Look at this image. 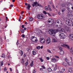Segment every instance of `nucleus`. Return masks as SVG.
Returning a JSON list of instances; mask_svg holds the SVG:
<instances>
[{"label":"nucleus","instance_id":"obj_1","mask_svg":"<svg viewBox=\"0 0 73 73\" xmlns=\"http://www.w3.org/2000/svg\"><path fill=\"white\" fill-rule=\"evenodd\" d=\"M59 32V30L58 29H56L54 30L53 29H52L49 31V34L51 36H54V34H56V33L57 32Z\"/></svg>","mask_w":73,"mask_h":73},{"label":"nucleus","instance_id":"obj_2","mask_svg":"<svg viewBox=\"0 0 73 73\" xmlns=\"http://www.w3.org/2000/svg\"><path fill=\"white\" fill-rule=\"evenodd\" d=\"M58 34L60 38L61 39H65V35L64 34L61 32H59Z\"/></svg>","mask_w":73,"mask_h":73},{"label":"nucleus","instance_id":"obj_3","mask_svg":"<svg viewBox=\"0 0 73 73\" xmlns=\"http://www.w3.org/2000/svg\"><path fill=\"white\" fill-rule=\"evenodd\" d=\"M66 23L68 25L70 26L72 24V21L71 20L69 19H67L66 21Z\"/></svg>","mask_w":73,"mask_h":73},{"label":"nucleus","instance_id":"obj_4","mask_svg":"<svg viewBox=\"0 0 73 73\" xmlns=\"http://www.w3.org/2000/svg\"><path fill=\"white\" fill-rule=\"evenodd\" d=\"M65 31L66 32H70L71 29L69 27L66 26L65 27Z\"/></svg>","mask_w":73,"mask_h":73},{"label":"nucleus","instance_id":"obj_5","mask_svg":"<svg viewBox=\"0 0 73 73\" xmlns=\"http://www.w3.org/2000/svg\"><path fill=\"white\" fill-rule=\"evenodd\" d=\"M37 17L38 19L41 20L44 18V15L42 14H39L37 15Z\"/></svg>","mask_w":73,"mask_h":73},{"label":"nucleus","instance_id":"obj_6","mask_svg":"<svg viewBox=\"0 0 73 73\" xmlns=\"http://www.w3.org/2000/svg\"><path fill=\"white\" fill-rule=\"evenodd\" d=\"M32 40L33 42H35L37 41V38L35 37L34 36H32L31 37Z\"/></svg>","mask_w":73,"mask_h":73},{"label":"nucleus","instance_id":"obj_7","mask_svg":"<svg viewBox=\"0 0 73 73\" xmlns=\"http://www.w3.org/2000/svg\"><path fill=\"white\" fill-rule=\"evenodd\" d=\"M58 23V24H60L61 26H62V22L61 20H58L57 21H56V23Z\"/></svg>","mask_w":73,"mask_h":73},{"label":"nucleus","instance_id":"obj_8","mask_svg":"<svg viewBox=\"0 0 73 73\" xmlns=\"http://www.w3.org/2000/svg\"><path fill=\"white\" fill-rule=\"evenodd\" d=\"M40 42L42 43V44H44L45 42V39L43 38H40Z\"/></svg>","mask_w":73,"mask_h":73},{"label":"nucleus","instance_id":"obj_9","mask_svg":"<svg viewBox=\"0 0 73 73\" xmlns=\"http://www.w3.org/2000/svg\"><path fill=\"white\" fill-rule=\"evenodd\" d=\"M62 6L63 8H64L62 10V12H64V11H65V10H66V9H65V8H66V7L64 5H62Z\"/></svg>","mask_w":73,"mask_h":73},{"label":"nucleus","instance_id":"obj_10","mask_svg":"<svg viewBox=\"0 0 73 73\" xmlns=\"http://www.w3.org/2000/svg\"><path fill=\"white\" fill-rule=\"evenodd\" d=\"M50 42V38H47L46 41V43L47 44H49V43Z\"/></svg>","mask_w":73,"mask_h":73},{"label":"nucleus","instance_id":"obj_11","mask_svg":"<svg viewBox=\"0 0 73 73\" xmlns=\"http://www.w3.org/2000/svg\"><path fill=\"white\" fill-rule=\"evenodd\" d=\"M58 30L59 31V32H65V30L62 28H60Z\"/></svg>","mask_w":73,"mask_h":73},{"label":"nucleus","instance_id":"obj_12","mask_svg":"<svg viewBox=\"0 0 73 73\" xmlns=\"http://www.w3.org/2000/svg\"><path fill=\"white\" fill-rule=\"evenodd\" d=\"M51 61H52V62H56V59L55 58H53L51 59Z\"/></svg>","mask_w":73,"mask_h":73},{"label":"nucleus","instance_id":"obj_13","mask_svg":"<svg viewBox=\"0 0 73 73\" xmlns=\"http://www.w3.org/2000/svg\"><path fill=\"white\" fill-rule=\"evenodd\" d=\"M69 37L71 40H73V34H70Z\"/></svg>","mask_w":73,"mask_h":73},{"label":"nucleus","instance_id":"obj_14","mask_svg":"<svg viewBox=\"0 0 73 73\" xmlns=\"http://www.w3.org/2000/svg\"><path fill=\"white\" fill-rule=\"evenodd\" d=\"M59 53L60 55H63L64 54V52L63 50H61L59 52Z\"/></svg>","mask_w":73,"mask_h":73},{"label":"nucleus","instance_id":"obj_15","mask_svg":"<svg viewBox=\"0 0 73 73\" xmlns=\"http://www.w3.org/2000/svg\"><path fill=\"white\" fill-rule=\"evenodd\" d=\"M67 64L69 66L73 65V62H68L67 63Z\"/></svg>","mask_w":73,"mask_h":73},{"label":"nucleus","instance_id":"obj_16","mask_svg":"<svg viewBox=\"0 0 73 73\" xmlns=\"http://www.w3.org/2000/svg\"><path fill=\"white\" fill-rule=\"evenodd\" d=\"M72 15L69 13H68L67 15V16L68 17H72Z\"/></svg>","mask_w":73,"mask_h":73},{"label":"nucleus","instance_id":"obj_17","mask_svg":"<svg viewBox=\"0 0 73 73\" xmlns=\"http://www.w3.org/2000/svg\"><path fill=\"white\" fill-rule=\"evenodd\" d=\"M64 60L67 63L69 61V59H68L67 58H65Z\"/></svg>","mask_w":73,"mask_h":73},{"label":"nucleus","instance_id":"obj_18","mask_svg":"<svg viewBox=\"0 0 73 73\" xmlns=\"http://www.w3.org/2000/svg\"><path fill=\"white\" fill-rule=\"evenodd\" d=\"M38 3L37 2H35L33 4V7H35V5H37Z\"/></svg>","mask_w":73,"mask_h":73},{"label":"nucleus","instance_id":"obj_19","mask_svg":"<svg viewBox=\"0 0 73 73\" xmlns=\"http://www.w3.org/2000/svg\"><path fill=\"white\" fill-rule=\"evenodd\" d=\"M72 68H69L68 69V70L69 72H70V73H72Z\"/></svg>","mask_w":73,"mask_h":73},{"label":"nucleus","instance_id":"obj_20","mask_svg":"<svg viewBox=\"0 0 73 73\" xmlns=\"http://www.w3.org/2000/svg\"><path fill=\"white\" fill-rule=\"evenodd\" d=\"M19 53L20 54H21V56H23V52L22 50H20L19 51Z\"/></svg>","mask_w":73,"mask_h":73},{"label":"nucleus","instance_id":"obj_21","mask_svg":"<svg viewBox=\"0 0 73 73\" xmlns=\"http://www.w3.org/2000/svg\"><path fill=\"white\" fill-rule=\"evenodd\" d=\"M31 6H30V4H28L27 7V8L28 9H30V8H31Z\"/></svg>","mask_w":73,"mask_h":73},{"label":"nucleus","instance_id":"obj_22","mask_svg":"<svg viewBox=\"0 0 73 73\" xmlns=\"http://www.w3.org/2000/svg\"><path fill=\"white\" fill-rule=\"evenodd\" d=\"M21 62L22 63V64H24V62H25V61L24 60V59L23 58L21 59Z\"/></svg>","mask_w":73,"mask_h":73},{"label":"nucleus","instance_id":"obj_23","mask_svg":"<svg viewBox=\"0 0 73 73\" xmlns=\"http://www.w3.org/2000/svg\"><path fill=\"white\" fill-rule=\"evenodd\" d=\"M63 65L64 66L66 67L67 66V64H66L65 62H63L62 63Z\"/></svg>","mask_w":73,"mask_h":73},{"label":"nucleus","instance_id":"obj_24","mask_svg":"<svg viewBox=\"0 0 73 73\" xmlns=\"http://www.w3.org/2000/svg\"><path fill=\"white\" fill-rule=\"evenodd\" d=\"M52 42H57V40L55 39H54L52 40Z\"/></svg>","mask_w":73,"mask_h":73},{"label":"nucleus","instance_id":"obj_25","mask_svg":"<svg viewBox=\"0 0 73 73\" xmlns=\"http://www.w3.org/2000/svg\"><path fill=\"white\" fill-rule=\"evenodd\" d=\"M21 33H24V30L23 29H22L21 30Z\"/></svg>","mask_w":73,"mask_h":73},{"label":"nucleus","instance_id":"obj_26","mask_svg":"<svg viewBox=\"0 0 73 73\" xmlns=\"http://www.w3.org/2000/svg\"><path fill=\"white\" fill-rule=\"evenodd\" d=\"M29 21H33V18L30 17L29 19Z\"/></svg>","mask_w":73,"mask_h":73},{"label":"nucleus","instance_id":"obj_27","mask_svg":"<svg viewBox=\"0 0 73 73\" xmlns=\"http://www.w3.org/2000/svg\"><path fill=\"white\" fill-rule=\"evenodd\" d=\"M66 48H67L69 50L70 49V47H69V46L67 44L66 45Z\"/></svg>","mask_w":73,"mask_h":73},{"label":"nucleus","instance_id":"obj_28","mask_svg":"<svg viewBox=\"0 0 73 73\" xmlns=\"http://www.w3.org/2000/svg\"><path fill=\"white\" fill-rule=\"evenodd\" d=\"M52 19L51 18H50L48 20V23H50Z\"/></svg>","mask_w":73,"mask_h":73},{"label":"nucleus","instance_id":"obj_29","mask_svg":"<svg viewBox=\"0 0 73 73\" xmlns=\"http://www.w3.org/2000/svg\"><path fill=\"white\" fill-rule=\"evenodd\" d=\"M33 61H32L31 62V64H30V66H33Z\"/></svg>","mask_w":73,"mask_h":73},{"label":"nucleus","instance_id":"obj_30","mask_svg":"<svg viewBox=\"0 0 73 73\" xmlns=\"http://www.w3.org/2000/svg\"><path fill=\"white\" fill-rule=\"evenodd\" d=\"M33 55H35L36 54V52L35 51H33Z\"/></svg>","mask_w":73,"mask_h":73},{"label":"nucleus","instance_id":"obj_31","mask_svg":"<svg viewBox=\"0 0 73 73\" xmlns=\"http://www.w3.org/2000/svg\"><path fill=\"white\" fill-rule=\"evenodd\" d=\"M48 72H51L52 71V69L49 68L48 69Z\"/></svg>","mask_w":73,"mask_h":73},{"label":"nucleus","instance_id":"obj_32","mask_svg":"<svg viewBox=\"0 0 73 73\" xmlns=\"http://www.w3.org/2000/svg\"><path fill=\"white\" fill-rule=\"evenodd\" d=\"M66 44H63L61 45V46L62 47H64L65 48H66Z\"/></svg>","mask_w":73,"mask_h":73},{"label":"nucleus","instance_id":"obj_33","mask_svg":"<svg viewBox=\"0 0 73 73\" xmlns=\"http://www.w3.org/2000/svg\"><path fill=\"white\" fill-rule=\"evenodd\" d=\"M47 52H49V53H52V52H51V51L50 50L48 49L47 50Z\"/></svg>","mask_w":73,"mask_h":73},{"label":"nucleus","instance_id":"obj_34","mask_svg":"<svg viewBox=\"0 0 73 73\" xmlns=\"http://www.w3.org/2000/svg\"><path fill=\"white\" fill-rule=\"evenodd\" d=\"M1 57H3V58H5V55L4 54H2V56H1Z\"/></svg>","mask_w":73,"mask_h":73},{"label":"nucleus","instance_id":"obj_35","mask_svg":"<svg viewBox=\"0 0 73 73\" xmlns=\"http://www.w3.org/2000/svg\"><path fill=\"white\" fill-rule=\"evenodd\" d=\"M36 48L37 49H40V46H38L36 47Z\"/></svg>","mask_w":73,"mask_h":73},{"label":"nucleus","instance_id":"obj_36","mask_svg":"<svg viewBox=\"0 0 73 73\" xmlns=\"http://www.w3.org/2000/svg\"><path fill=\"white\" fill-rule=\"evenodd\" d=\"M39 60H40L41 62H43V60L42 59V58H39Z\"/></svg>","mask_w":73,"mask_h":73},{"label":"nucleus","instance_id":"obj_37","mask_svg":"<svg viewBox=\"0 0 73 73\" xmlns=\"http://www.w3.org/2000/svg\"><path fill=\"white\" fill-rule=\"evenodd\" d=\"M43 13H44V14H45V15H46V14H47L46 12L45 11H43Z\"/></svg>","mask_w":73,"mask_h":73},{"label":"nucleus","instance_id":"obj_38","mask_svg":"<svg viewBox=\"0 0 73 73\" xmlns=\"http://www.w3.org/2000/svg\"><path fill=\"white\" fill-rule=\"evenodd\" d=\"M13 7V5H11L10 6V8H10V9H11V8H12V7Z\"/></svg>","mask_w":73,"mask_h":73},{"label":"nucleus","instance_id":"obj_39","mask_svg":"<svg viewBox=\"0 0 73 73\" xmlns=\"http://www.w3.org/2000/svg\"><path fill=\"white\" fill-rule=\"evenodd\" d=\"M58 48L60 50H62V48L61 46H59Z\"/></svg>","mask_w":73,"mask_h":73},{"label":"nucleus","instance_id":"obj_40","mask_svg":"<svg viewBox=\"0 0 73 73\" xmlns=\"http://www.w3.org/2000/svg\"><path fill=\"white\" fill-rule=\"evenodd\" d=\"M27 65H28V61H27L25 63V66H27Z\"/></svg>","mask_w":73,"mask_h":73},{"label":"nucleus","instance_id":"obj_41","mask_svg":"<svg viewBox=\"0 0 73 73\" xmlns=\"http://www.w3.org/2000/svg\"><path fill=\"white\" fill-rule=\"evenodd\" d=\"M70 52H73V50H72V47L70 49Z\"/></svg>","mask_w":73,"mask_h":73},{"label":"nucleus","instance_id":"obj_42","mask_svg":"<svg viewBox=\"0 0 73 73\" xmlns=\"http://www.w3.org/2000/svg\"><path fill=\"white\" fill-rule=\"evenodd\" d=\"M62 72H64L65 71V69L64 68H62Z\"/></svg>","mask_w":73,"mask_h":73},{"label":"nucleus","instance_id":"obj_43","mask_svg":"<svg viewBox=\"0 0 73 73\" xmlns=\"http://www.w3.org/2000/svg\"><path fill=\"white\" fill-rule=\"evenodd\" d=\"M45 9H46V11H48V9L47 7H45Z\"/></svg>","mask_w":73,"mask_h":73},{"label":"nucleus","instance_id":"obj_44","mask_svg":"<svg viewBox=\"0 0 73 73\" xmlns=\"http://www.w3.org/2000/svg\"><path fill=\"white\" fill-rule=\"evenodd\" d=\"M71 6H72L71 7V8L72 9H73V4H71Z\"/></svg>","mask_w":73,"mask_h":73},{"label":"nucleus","instance_id":"obj_45","mask_svg":"<svg viewBox=\"0 0 73 73\" xmlns=\"http://www.w3.org/2000/svg\"><path fill=\"white\" fill-rule=\"evenodd\" d=\"M22 37H23V38L25 37V35L23 34L22 35Z\"/></svg>","mask_w":73,"mask_h":73},{"label":"nucleus","instance_id":"obj_46","mask_svg":"<svg viewBox=\"0 0 73 73\" xmlns=\"http://www.w3.org/2000/svg\"><path fill=\"white\" fill-rule=\"evenodd\" d=\"M55 57H56V58H59V57L58 56H54Z\"/></svg>","mask_w":73,"mask_h":73},{"label":"nucleus","instance_id":"obj_47","mask_svg":"<svg viewBox=\"0 0 73 73\" xmlns=\"http://www.w3.org/2000/svg\"><path fill=\"white\" fill-rule=\"evenodd\" d=\"M58 73H62V72L61 71H59L58 72Z\"/></svg>","mask_w":73,"mask_h":73},{"label":"nucleus","instance_id":"obj_48","mask_svg":"<svg viewBox=\"0 0 73 73\" xmlns=\"http://www.w3.org/2000/svg\"><path fill=\"white\" fill-rule=\"evenodd\" d=\"M36 73V70H34L33 72V73Z\"/></svg>","mask_w":73,"mask_h":73},{"label":"nucleus","instance_id":"obj_49","mask_svg":"<svg viewBox=\"0 0 73 73\" xmlns=\"http://www.w3.org/2000/svg\"><path fill=\"white\" fill-rule=\"evenodd\" d=\"M1 65L2 66H3V61L1 62Z\"/></svg>","mask_w":73,"mask_h":73},{"label":"nucleus","instance_id":"obj_50","mask_svg":"<svg viewBox=\"0 0 73 73\" xmlns=\"http://www.w3.org/2000/svg\"><path fill=\"white\" fill-rule=\"evenodd\" d=\"M39 33H41V30L38 29Z\"/></svg>","mask_w":73,"mask_h":73},{"label":"nucleus","instance_id":"obj_51","mask_svg":"<svg viewBox=\"0 0 73 73\" xmlns=\"http://www.w3.org/2000/svg\"><path fill=\"white\" fill-rule=\"evenodd\" d=\"M25 27V26H24V25H22V28H24Z\"/></svg>","mask_w":73,"mask_h":73},{"label":"nucleus","instance_id":"obj_52","mask_svg":"<svg viewBox=\"0 0 73 73\" xmlns=\"http://www.w3.org/2000/svg\"><path fill=\"white\" fill-rule=\"evenodd\" d=\"M46 58L47 60H49V57H47Z\"/></svg>","mask_w":73,"mask_h":73},{"label":"nucleus","instance_id":"obj_53","mask_svg":"<svg viewBox=\"0 0 73 73\" xmlns=\"http://www.w3.org/2000/svg\"><path fill=\"white\" fill-rule=\"evenodd\" d=\"M67 9H68V10H70V8L69 7H67Z\"/></svg>","mask_w":73,"mask_h":73},{"label":"nucleus","instance_id":"obj_54","mask_svg":"<svg viewBox=\"0 0 73 73\" xmlns=\"http://www.w3.org/2000/svg\"><path fill=\"white\" fill-rule=\"evenodd\" d=\"M4 70L5 71H6V70H7V68H6V67H5L4 68Z\"/></svg>","mask_w":73,"mask_h":73},{"label":"nucleus","instance_id":"obj_55","mask_svg":"<svg viewBox=\"0 0 73 73\" xmlns=\"http://www.w3.org/2000/svg\"><path fill=\"white\" fill-rule=\"evenodd\" d=\"M16 44L17 45H18L19 44V40H18Z\"/></svg>","mask_w":73,"mask_h":73},{"label":"nucleus","instance_id":"obj_56","mask_svg":"<svg viewBox=\"0 0 73 73\" xmlns=\"http://www.w3.org/2000/svg\"><path fill=\"white\" fill-rule=\"evenodd\" d=\"M48 15V16H51V15H50V14H49V13H47Z\"/></svg>","mask_w":73,"mask_h":73},{"label":"nucleus","instance_id":"obj_57","mask_svg":"<svg viewBox=\"0 0 73 73\" xmlns=\"http://www.w3.org/2000/svg\"><path fill=\"white\" fill-rule=\"evenodd\" d=\"M26 56V54H24L23 55V57L24 58V57H25Z\"/></svg>","mask_w":73,"mask_h":73},{"label":"nucleus","instance_id":"obj_58","mask_svg":"<svg viewBox=\"0 0 73 73\" xmlns=\"http://www.w3.org/2000/svg\"><path fill=\"white\" fill-rule=\"evenodd\" d=\"M42 67L43 68H44V69H45V68L44 67V66H42Z\"/></svg>","mask_w":73,"mask_h":73},{"label":"nucleus","instance_id":"obj_59","mask_svg":"<svg viewBox=\"0 0 73 73\" xmlns=\"http://www.w3.org/2000/svg\"><path fill=\"white\" fill-rule=\"evenodd\" d=\"M6 3H9V0H7V1H6Z\"/></svg>","mask_w":73,"mask_h":73},{"label":"nucleus","instance_id":"obj_60","mask_svg":"<svg viewBox=\"0 0 73 73\" xmlns=\"http://www.w3.org/2000/svg\"><path fill=\"white\" fill-rule=\"evenodd\" d=\"M10 71L11 72H12V68H10Z\"/></svg>","mask_w":73,"mask_h":73},{"label":"nucleus","instance_id":"obj_61","mask_svg":"<svg viewBox=\"0 0 73 73\" xmlns=\"http://www.w3.org/2000/svg\"><path fill=\"white\" fill-rule=\"evenodd\" d=\"M48 8H50V6H49V5H48Z\"/></svg>","mask_w":73,"mask_h":73},{"label":"nucleus","instance_id":"obj_62","mask_svg":"<svg viewBox=\"0 0 73 73\" xmlns=\"http://www.w3.org/2000/svg\"><path fill=\"white\" fill-rule=\"evenodd\" d=\"M48 10H49V11H52V9H51L50 8H48Z\"/></svg>","mask_w":73,"mask_h":73},{"label":"nucleus","instance_id":"obj_63","mask_svg":"<svg viewBox=\"0 0 73 73\" xmlns=\"http://www.w3.org/2000/svg\"><path fill=\"white\" fill-rule=\"evenodd\" d=\"M40 70H43V68H40Z\"/></svg>","mask_w":73,"mask_h":73},{"label":"nucleus","instance_id":"obj_64","mask_svg":"<svg viewBox=\"0 0 73 73\" xmlns=\"http://www.w3.org/2000/svg\"><path fill=\"white\" fill-rule=\"evenodd\" d=\"M56 69H57V68H54V70H56Z\"/></svg>","mask_w":73,"mask_h":73}]
</instances>
